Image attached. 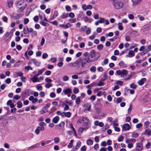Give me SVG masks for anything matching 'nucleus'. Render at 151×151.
I'll use <instances>...</instances> for the list:
<instances>
[{"label":"nucleus","mask_w":151,"mask_h":151,"mask_svg":"<svg viewBox=\"0 0 151 151\" xmlns=\"http://www.w3.org/2000/svg\"><path fill=\"white\" fill-rule=\"evenodd\" d=\"M112 4L115 8L117 9H121L123 5V3L118 0H113Z\"/></svg>","instance_id":"nucleus-1"},{"label":"nucleus","mask_w":151,"mask_h":151,"mask_svg":"<svg viewBox=\"0 0 151 151\" xmlns=\"http://www.w3.org/2000/svg\"><path fill=\"white\" fill-rule=\"evenodd\" d=\"M88 123H85L82 127L79 128L78 130V133L79 135H81L84 130L87 129L89 127Z\"/></svg>","instance_id":"nucleus-2"},{"label":"nucleus","mask_w":151,"mask_h":151,"mask_svg":"<svg viewBox=\"0 0 151 151\" xmlns=\"http://www.w3.org/2000/svg\"><path fill=\"white\" fill-rule=\"evenodd\" d=\"M90 57L93 61L96 60L99 57V54L98 52H92L90 54Z\"/></svg>","instance_id":"nucleus-3"},{"label":"nucleus","mask_w":151,"mask_h":151,"mask_svg":"<svg viewBox=\"0 0 151 151\" xmlns=\"http://www.w3.org/2000/svg\"><path fill=\"white\" fill-rule=\"evenodd\" d=\"M45 123H40V127H38L35 131V133L37 134H38L40 131H43L44 129V127H43L44 126Z\"/></svg>","instance_id":"nucleus-4"},{"label":"nucleus","mask_w":151,"mask_h":151,"mask_svg":"<svg viewBox=\"0 0 151 151\" xmlns=\"http://www.w3.org/2000/svg\"><path fill=\"white\" fill-rule=\"evenodd\" d=\"M78 121L80 123H89L90 122L88 119L86 117L80 118Z\"/></svg>","instance_id":"nucleus-5"},{"label":"nucleus","mask_w":151,"mask_h":151,"mask_svg":"<svg viewBox=\"0 0 151 151\" xmlns=\"http://www.w3.org/2000/svg\"><path fill=\"white\" fill-rule=\"evenodd\" d=\"M11 34H10V33H9V32H6L4 36V40L6 41H8L11 37Z\"/></svg>","instance_id":"nucleus-6"},{"label":"nucleus","mask_w":151,"mask_h":151,"mask_svg":"<svg viewBox=\"0 0 151 151\" xmlns=\"http://www.w3.org/2000/svg\"><path fill=\"white\" fill-rule=\"evenodd\" d=\"M143 148L142 144L141 142H139L136 144V150L137 151H141Z\"/></svg>","instance_id":"nucleus-7"},{"label":"nucleus","mask_w":151,"mask_h":151,"mask_svg":"<svg viewBox=\"0 0 151 151\" xmlns=\"http://www.w3.org/2000/svg\"><path fill=\"white\" fill-rule=\"evenodd\" d=\"M130 126L128 123L124 124L123 126V129L124 131L128 130L130 129Z\"/></svg>","instance_id":"nucleus-8"},{"label":"nucleus","mask_w":151,"mask_h":151,"mask_svg":"<svg viewBox=\"0 0 151 151\" xmlns=\"http://www.w3.org/2000/svg\"><path fill=\"white\" fill-rule=\"evenodd\" d=\"M142 0H132V5L133 6L136 5L138 4H140Z\"/></svg>","instance_id":"nucleus-9"},{"label":"nucleus","mask_w":151,"mask_h":151,"mask_svg":"<svg viewBox=\"0 0 151 151\" xmlns=\"http://www.w3.org/2000/svg\"><path fill=\"white\" fill-rule=\"evenodd\" d=\"M146 81V79L145 78H142L138 81V83L140 86L142 85Z\"/></svg>","instance_id":"nucleus-10"},{"label":"nucleus","mask_w":151,"mask_h":151,"mask_svg":"<svg viewBox=\"0 0 151 151\" xmlns=\"http://www.w3.org/2000/svg\"><path fill=\"white\" fill-rule=\"evenodd\" d=\"M71 113L69 112H62V116H66L68 117H70L71 116Z\"/></svg>","instance_id":"nucleus-11"},{"label":"nucleus","mask_w":151,"mask_h":151,"mask_svg":"<svg viewBox=\"0 0 151 151\" xmlns=\"http://www.w3.org/2000/svg\"><path fill=\"white\" fill-rule=\"evenodd\" d=\"M136 142V139H128L127 138L126 140V143H129L130 142H132L133 143Z\"/></svg>","instance_id":"nucleus-12"},{"label":"nucleus","mask_w":151,"mask_h":151,"mask_svg":"<svg viewBox=\"0 0 151 151\" xmlns=\"http://www.w3.org/2000/svg\"><path fill=\"white\" fill-rule=\"evenodd\" d=\"M37 76L36 75H35L31 79L33 83L39 82V79L37 77Z\"/></svg>","instance_id":"nucleus-13"},{"label":"nucleus","mask_w":151,"mask_h":151,"mask_svg":"<svg viewBox=\"0 0 151 151\" xmlns=\"http://www.w3.org/2000/svg\"><path fill=\"white\" fill-rule=\"evenodd\" d=\"M71 91H72L71 89L70 88H66V89L64 90L63 91V92L64 93V94L65 95L70 93Z\"/></svg>","instance_id":"nucleus-14"},{"label":"nucleus","mask_w":151,"mask_h":151,"mask_svg":"<svg viewBox=\"0 0 151 151\" xmlns=\"http://www.w3.org/2000/svg\"><path fill=\"white\" fill-rule=\"evenodd\" d=\"M121 76L122 78H124L126 76L127 74V71L126 70H123Z\"/></svg>","instance_id":"nucleus-15"},{"label":"nucleus","mask_w":151,"mask_h":151,"mask_svg":"<svg viewBox=\"0 0 151 151\" xmlns=\"http://www.w3.org/2000/svg\"><path fill=\"white\" fill-rule=\"evenodd\" d=\"M51 142V141L46 140L45 141H42L41 142V144L42 146H45L46 145H47L50 143Z\"/></svg>","instance_id":"nucleus-16"},{"label":"nucleus","mask_w":151,"mask_h":151,"mask_svg":"<svg viewBox=\"0 0 151 151\" xmlns=\"http://www.w3.org/2000/svg\"><path fill=\"white\" fill-rule=\"evenodd\" d=\"M85 60L87 63L92 62L94 61L91 58V57H90V55L87 58H85Z\"/></svg>","instance_id":"nucleus-17"},{"label":"nucleus","mask_w":151,"mask_h":151,"mask_svg":"<svg viewBox=\"0 0 151 151\" xmlns=\"http://www.w3.org/2000/svg\"><path fill=\"white\" fill-rule=\"evenodd\" d=\"M91 105L89 104H86V108L85 109V111H90Z\"/></svg>","instance_id":"nucleus-18"},{"label":"nucleus","mask_w":151,"mask_h":151,"mask_svg":"<svg viewBox=\"0 0 151 151\" xmlns=\"http://www.w3.org/2000/svg\"><path fill=\"white\" fill-rule=\"evenodd\" d=\"M13 1L11 0H8L7 1V4L8 6L10 8L12 6L13 4Z\"/></svg>","instance_id":"nucleus-19"},{"label":"nucleus","mask_w":151,"mask_h":151,"mask_svg":"<svg viewBox=\"0 0 151 151\" xmlns=\"http://www.w3.org/2000/svg\"><path fill=\"white\" fill-rule=\"evenodd\" d=\"M59 119L60 118L58 116H56L53 119L52 121L53 123H57L59 120Z\"/></svg>","instance_id":"nucleus-20"},{"label":"nucleus","mask_w":151,"mask_h":151,"mask_svg":"<svg viewBox=\"0 0 151 151\" xmlns=\"http://www.w3.org/2000/svg\"><path fill=\"white\" fill-rule=\"evenodd\" d=\"M118 28L120 30H122L123 29V27L122 26V24L121 22L118 23Z\"/></svg>","instance_id":"nucleus-21"},{"label":"nucleus","mask_w":151,"mask_h":151,"mask_svg":"<svg viewBox=\"0 0 151 151\" xmlns=\"http://www.w3.org/2000/svg\"><path fill=\"white\" fill-rule=\"evenodd\" d=\"M32 63L37 66H38L40 65V63L35 59H34L32 60Z\"/></svg>","instance_id":"nucleus-22"},{"label":"nucleus","mask_w":151,"mask_h":151,"mask_svg":"<svg viewBox=\"0 0 151 151\" xmlns=\"http://www.w3.org/2000/svg\"><path fill=\"white\" fill-rule=\"evenodd\" d=\"M138 134L135 132H134L132 133V137L133 138H136L139 136Z\"/></svg>","instance_id":"nucleus-23"},{"label":"nucleus","mask_w":151,"mask_h":151,"mask_svg":"<svg viewBox=\"0 0 151 151\" xmlns=\"http://www.w3.org/2000/svg\"><path fill=\"white\" fill-rule=\"evenodd\" d=\"M13 16L14 19H16L19 18L20 17V16L19 14L14 13L13 14Z\"/></svg>","instance_id":"nucleus-24"},{"label":"nucleus","mask_w":151,"mask_h":151,"mask_svg":"<svg viewBox=\"0 0 151 151\" xmlns=\"http://www.w3.org/2000/svg\"><path fill=\"white\" fill-rule=\"evenodd\" d=\"M40 23L41 24L44 26H48L49 25V24L47 23L42 21L40 22Z\"/></svg>","instance_id":"nucleus-25"},{"label":"nucleus","mask_w":151,"mask_h":151,"mask_svg":"<svg viewBox=\"0 0 151 151\" xmlns=\"http://www.w3.org/2000/svg\"><path fill=\"white\" fill-rule=\"evenodd\" d=\"M125 39L126 42H130L131 40V37L129 35H127L125 37Z\"/></svg>","instance_id":"nucleus-26"},{"label":"nucleus","mask_w":151,"mask_h":151,"mask_svg":"<svg viewBox=\"0 0 151 151\" xmlns=\"http://www.w3.org/2000/svg\"><path fill=\"white\" fill-rule=\"evenodd\" d=\"M92 84H97L98 86H104V83L103 82H102L101 81H99V83H92Z\"/></svg>","instance_id":"nucleus-27"},{"label":"nucleus","mask_w":151,"mask_h":151,"mask_svg":"<svg viewBox=\"0 0 151 151\" xmlns=\"http://www.w3.org/2000/svg\"><path fill=\"white\" fill-rule=\"evenodd\" d=\"M26 5L25 4L24 6H22L19 8L17 10L18 12H22L23 10H24L25 8L26 7Z\"/></svg>","instance_id":"nucleus-28"},{"label":"nucleus","mask_w":151,"mask_h":151,"mask_svg":"<svg viewBox=\"0 0 151 151\" xmlns=\"http://www.w3.org/2000/svg\"><path fill=\"white\" fill-rule=\"evenodd\" d=\"M81 145V143L80 142H78L76 144V146L75 147V149H75L76 150H77L79 148L80 146Z\"/></svg>","instance_id":"nucleus-29"},{"label":"nucleus","mask_w":151,"mask_h":151,"mask_svg":"<svg viewBox=\"0 0 151 151\" xmlns=\"http://www.w3.org/2000/svg\"><path fill=\"white\" fill-rule=\"evenodd\" d=\"M45 70V69L44 68H42L41 70H39L38 73L36 75V76H38L40 75Z\"/></svg>","instance_id":"nucleus-30"},{"label":"nucleus","mask_w":151,"mask_h":151,"mask_svg":"<svg viewBox=\"0 0 151 151\" xmlns=\"http://www.w3.org/2000/svg\"><path fill=\"white\" fill-rule=\"evenodd\" d=\"M93 141L90 139H88L86 142L87 144L88 145H92L93 144Z\"/></svg>","instance_id":"nucleus-31"},{"label":"nucleus","mask_w":151,"mask_h":151,"mask_svg":"<svg viewBox=\"0 0 151 151\" xmlns=\"http://www.w3.org/2000/svg\"><path fill=\"white\" fill-rule=\"evenodd\" d=\"M68 14V13H63L61 16L60 17L62 18H66L67 17Z\"/></svg>","instance_id":"nucleus-32"},{"label":"nucleus","mask_w":151,"mask_h":151,"mask_svg":"<svg viewBox=\"0 0 151 151\" xmlns=\"http://www.w3.org/2000/svg\"><path fill=\"white\" fill-rule=\"evenodd\" d=\"M81 101V99H80V97H77L76 99L75 102L77 105H78L80 103Z\"/></svg>","instance_id":"nucleus-33"},{"label":"nucleus","mask_w":151,"mask_h":151,"mask_svg":"<svg viewBox=\"0 0 151 151\" xmlns=\"http://www.w3.org/2000/svg\"><path fill=\"white\" fill-rule=\"evenodd\" d=\"M145 134H146L147 136H150L151 135V130H146Z\"/></svg>","instance_id":"nucleus-34"},{"label":"nucleus","mask_w":151,"mask_h":151,"mask_svg":"<svg viewBox=\"0 0 151 151\" xmlns=\"http://www.w3.org/2000/svg\"><path fill=\"white\" fill-rule=\"evenodd\" d=\"M17 108H21L22 106V103L21 101H19L17 102Z\"/></svg>","instance_id":"nucleus-35"},{"label":"nucleus","mask_w":151,"mask_h":151,"mask_svg":"<svg viewBox=\"0 0 151 151\" xmlns=\"http://www.w3.org/2000/svg\"><path fill=\"white\" fill-rule=\"evenodd\" d=\"M73 142L74 140L73 139H72L70 141V142L68 145V148H70L72 147L73 146Z\"/></svg>","instance_id":"nucleus-36"},{"label":"nucleus","mask_w":151,"mask_h":151,"mask_svg":"<svg viewBox=\"0 0 151 151\" xmlns=\"http://www.w3.org/2000/svg\"><path fill=\"white\" fill-rule=\"evenodd\" d=\"M65 123H60L59 124L56 125V128L57 129H60L61 127L63 126L64 125Z\"/></svg>","instance_id":"nucleus-37"},{"label":"nucleus","mask_w":151,"mask_h":151,"mask_svg":"<svg viewBox=\"0 0 151 151\" xmlns=\"http://www.w3.org/2000/svg\"><path fill=\"white\" fill-rule=\"evenodd\" d=\"M128 54L129 55L131 56V57H132L134 56V53L133 50H131L129 51L128 53Z\"/></svg>","instance_id":"nucleus-38"},{"label":"nucleus","mask_w":151,"mask_h":151,"mask_svg":"<svg viewBox=\"0 0 151 151\" xmlns=\"http://www.w3.org/2000/svg\"><path fill=\"white\" fill-rule=\"evenodd\" d=\"M135 74V73L134 72H132L129 75V77L128 78H125V79L126 80L128 79L129 78L132 77Z\"/></svg>","instance_id":"nucleus-39"},{"label":"nucleus","mask_w":151,"mask_h":151,"mask_svg":"<svg viewBox=\"0 0 151 151\" xmlns=\"http://www.w3.org/2000/svg\"><path fill=\"white\" fill-rule=\"evenodd\" d=\"M70 128L71 130H72L73 132L74 133L76 134V130L74 129V128L73 127V125L72 124V123H70Z\"/></svg>","instance_id":"nucleus-40"},{"label":"nucleus","mask_w":151,"mask_h":151,"mask_svg":"<svg viewBox=\"0 0 151 151\" xmlns=\"http://www.w3.org/2000/svg\"><path fill=\"white\" fill-rule=\"evenodd\" d=\"M68 79L69 77L68 76L66 75L64 76L63 77V80L64 81H67L68 80Z\"/></svg>","instance_id":"nucleus-41"},{"label":"nucleus","mask_w":151,"mask_h":151,"mask_svg":"<svg viewBox=\"0 0 151 151\" xmlns=\"http://www.w3.org/2000/svg\"><path fill=\"white\" fill-rule=\"evenodd\" d=\"M85 61V59H81L80 63H81V64L82 66H83V65H85L86 64V62Z\"/></svg>","instance_id":"nucleus-42"},{"label":"nucleus","mask_w":151,"mask_h":151,"mask_svg":"<svg viewBox=\"0 0 151 151\" xmlns=\"http://www.w3.org/2000/svg\"><path fill=\"white\" fill-rule=\"evenodd\" d=\"M21 62L20 61H19L15 63L14 65V67H19Z\"/></svg>","instance_id":"nucleus-43"},{"label":"nucleus","mask_w":151,"mask_h":151,"mask_svg":"<svg viewBox=\"0 0 151 151\" xmlns=\"http://www.w3.org/2000/svg\"><path fill=\"white\" fill-rule=\"evenodd\" d=\"M113 35L114 34L112 32H110L108 34L106 33L105 34L106 36L107 37H108V36L111 37L113 36Z\"/></svg>","instance_id":"nucleus-44"},{"label":"nucleus","mask_w":151,"mask_h":151,"mask_svg":"<svg viewBox=\"0 0 151 151\" xmlns=\"http://www.w3.org/2000/svg\"><path fill=\"white\" fill-rule=\"evenodd\" d=\"M38 146V144H35L34 145H32L30 147H29L28 148V150H29L30 149H32L33 148H35Z\"/></svg>","instance_id":"nucleus-45"},{"label":"nucleus","mask_w":151,"mask_h":151,"mask_svg":"<svg viewBox=\"0 0 151 151\" xmlns=\"http://www.w3.org/2000/svg\"><path fill=\"white\" fill-rule=\"evenodd\" d=\"M20 98V96H19V95H15L13 97V99L16 100H18Z\"/></svg>","instance_id":"nucleus-46"},{"label":"nucleus","mask_w":151,"mask_h":151,"mask_svg":"<svg viewBox=\"0 0 151 151\" xmlns=\"http://www.w3.org/2000/svg\"><path fill=\"white\" fill-rule=\"evenodd\" d=\"M45 87L47 88H49L50 87H52V85L51 83H48L45 85Z\"/></svg>","instance_id":"nucleus-47"},{"label":"nucleus","mask_w":151,"mask_h":151,"mask_svg":"<svg viewBox=\"0 0 151 151\" xmlns=\"http://www.w3.org/2000/svg\"><path fill=\"white\" fill-rule=\"evenodd\" d=\"M82 8L84 11H86L88 9L87 6L85 4H83L82 6Z\"/></svg>","instance_id":"nucleus-48"},{"label":"nucleus","mask_w":151,"mask_h":151,"mask_svg":"<svg viewBox=\"0 0 151 151\" xmlns=\"http://www.w3.org/2000/svg\"><path fill=\"white\" fill-rule=\"evenodd\" d=\"M124 137L123 136H122L119 137L118 139V141L119 142H121L123 141Z\"/></svg>","instance_id":"nucleus-49"},{"label":"nucleus","mask_w":151,"mask_h":151,"mask_svg":"<svg viewBox=\"0 0 151 151\" xmlns=\"http://www.w3.org/2000/svg\"><path fill=\"white\" fill-rule=\"evenodd\" d=\"M103 47V45L102 44H101L97 46V48L99 50H101Z\"/></svg>","instance_id":"nucleus-50"},{"label":"nucleus","mask_w":151,"mask_h":151,"mask_svg":"<svg viewBox=\"0 0 151 151\" xmlns=\"http://www.w3.org/2000/svg\"><path fill=\"white\" fill-rule=\"evenodd\" d=\"M79 89L77 88H74L73 89V92L75 94H76L79 92Z\"/></svg>","instance_id":"nucleus-51"},{"label":"nucleus","mask_w":151,"mask_h":151,"mask_svg":"<svg viewBox=\"0 0 151 151\" xmlns=\"http://www.w3.org/2000/svg\"><path fill=\"white\" fill-rule=\"evenodd\" d=\"M34 20V21L36 22L39 20V17L37 16H35L33 18Z\"/></svg>","instance_id":"nucleus-52"},{"label":"nucleus","mask_w":151,"mask_h":151,"mask_svg":"<svg viewBox=\"0 0 151 151\" xmlns=\"http://www.w3.org/2000/svg\"><path fill=\"white\" fill-rule=\"evenodd\" d=\"M130 87L132 88L135 89L137 86L134 83H132L130 85Z\"/></svg>","instance_id":"nucleus-53"},{"label":"nucleus","mask_w":151,"mask_h":151,"mask_svg":"<svg viewBox=\"0 0 151 151\" xmlns=\"http://www.w3.org/2000/svg\"><path fill=\"white\" fill-rule=\"evenodd\" d=\"M96 68L95 67L93 66L90 68V70L91 71L94 72L95 71Z\"/></svg>","instance_id":"nucleus-54"},{"label":"nucleus","mask_w":151,"mask_h":151,"mask_svg":"<svg viewBox=\"0 0 151 151\" xmlns=\"http://www.w3.org/2000/svg\"><path fill=\"white\" fill-rule=\"evenodd\" d=\"M119 65L120 66H123L125 67V64L124 62L122 61H121L119 63Z\"/></svg>","instance_id":"nucleus-55"},{"label":"nucleus","mask_w":151,"mask_h":151,"mask_svg":"<svg viewBox=\"0 0 151 151\" xmlns=\"http://www.w3.org/2000/svg\"><path fill=\"white\" fill-rule=\"evenodd\" d=\"M45 42V39L44 38H42V39L41 41L40 42V45L41 46H43Z\"/></svg>","instance_id":"nucleus-56"},{"label":"nucleus","mask_w":151,"mask_h":151,"mask_svg":"<svg viewBox=\"0 0 151 151\" xmlns=\"http://www.w3.org/2000/svg\"><path fill=\"white\" fill-rule=\"evenodd\" d=\"M85 44L84 42H82L79 44V47L81 48H82L85 47Z\"/></svg>","instance_id":"nucleus-57"},{"label":"nucleus","mask_w":151,"mask_h":151,"mask_svg":"<svg viewBox=\"0 0 151 151\" xmlns=\"http://www.w3.org/2000/svg\"><path fill=\"white\" fill-rule=\"evenodd\" d=\"M91 33V30L89 27H88L86 30V33L87 34H89Z\"/></svg>","instance_id":"nucleus-58"},{"label":"nucleus","mask_w":151,"mask_h":151,"mask_svg":"<svg viewBox=\"0 0 151 151\" xmlns=\"http://www.w3.org/2000/svg\"><path fill=\"white\" fill-rule=\"evenodd\" d=\"M50 23L55 26H57L58 24V22L56 21H54L52 22H50Z\"/></svg>","instance_id":"nucleus-59"},{"label":"nucleus","mask_w":151,"mask_h":151,"mask_svg":"<svg viewBox=\"0 0 151 151\" xmlns=\"http://www.w3.org/2000/svg\"><path fill=\"white\" fill-rule=\"evenodd\" d=\"M36 88L37 90H42V87L41 86L38 85L36 86Z\"/></svg>","instance_id":"nucleus-60"},{"label":"nucleus","mask_w":151,"mask_h":151,"mask_svg":"<svg viewBox=\"0 0 151 151\" xmlns=\"http://www.w3.org/2000/svg\"><path fill=\"white\" fill-rule=\"evenodd\" d=\"M128 17L130 19H133L134 18V15L132 14H130L129 15Z\"/></svg>","instance_id":"nucleus-61"},{"label":"nucleus","mask_w":151,"mask_h":151,"mask_svg":"<svg viewBox=\"0 0 151 151\" xmlns=\"http://www.w3.org/2000/svg\"><path fill=\"white\" fill-rule=\"evenodd\" d=\"M138 17L140 21H142L145 19L144 17H143L141 16L140 15H138Z\"/></svg>","instance_id":"nucleus-62"},{"label":"nucleus","mask_w":151,"mask_h":151,"mask_svg":"<svg viewBox=\"0 0 151 151\" xmlns=\"http://www.w3.org/2000/svg\"><path fill=\"white\" fill-rule=\"evenodd\" d=\"M11 80L10 78H8L5 80V82L7 84L10 83L11 82Z\"/></svg>","instance_id":"nucleus-63"},{"label":"nucleus","mask_w":151,"mask_h":151,"mask_svg":"<svg viewBox=\"0 0 151 151\" xmlns=\"http://www.w3.org/2000/svg\"><path fill=\"white\" fill-rule=\"evenodd\" d=\"M146 50H147L148 52L150 51L151 50V43L150 45H147V48Z\"/></svg>","instance_id":"nucleus-64"}]
</instances>
